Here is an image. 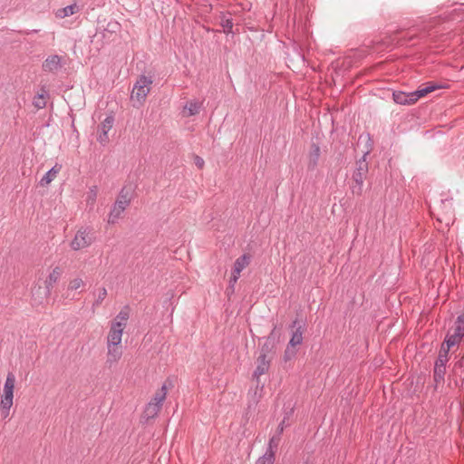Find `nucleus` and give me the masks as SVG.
Wrapping results in <instances>:
<instances>
[{
	"label": "nucleus",
	"instance_id": "obj_13",
	"mask_svg": "<svg viewBox=\"0 0 464 464\" xmlns=\"http://www.w3.org/2000/svg\"><path fill=\"white\" fill-rule=\"evenodd\" d=\"M62 276V270L60 267L56 266L50 273L48 277L46 278L44 284L46 287V293L49 295L53 286L57 283Z\"/></svg>",
	"mask_w": 464,
	"mask_h": 464
},
{
	"label": "nucleus",
	"instance_id": "obj_44",
	"mask_svg": "<svg viewBox=\"0 0 464 464\" xmlns=\"http://www.w3.org/2000/svg\"><path fill=\"white\" fill-rule=\"evenodd\" d=\"M92 193H91V196H93V199L96 198V187H93V188L91 189Z\"/></svg>",
	"mask_w": 464,
	"mask_h": 464
},
{
	"label": "nucleus",
	"instance_id": "obj_28",
	"mask_svg": "<svg viewBox=\"0 0 464 464\" xmlns=\"http://www.w3.org/2000/svg\"><path fill=\"white\" fill-rule=\"evenodd\" d=\"M296 346H290L289 343H287L286 348L284 353L283 360L286 362L294 358H295L297 354V350L295 348Z\"/></svg>",
	"mask_w": 464,
	"mask_h": 464
},
{
	"label": "nucleus",
	"instance_id": "obj_12",
	"mask_svg": "<svg viewBox=\"0 0 464 464\" xmlns=\"http://www.w3.org/2000/svg\"><path fill=\"white\" fill-rule=\"evenodd\" d=\"M320 158V147L316 143H312L310 147V151L308 155V170H314L318 165Z\"/></svg>",
	"mask_w": 464,
	"mask_h": 464
},
{
	"label": "nucleus",
	"instance_id": "obj_27",
	"mask_svg": "<svg viewBox=\"0 0 464 464\" xmlns=\"http://www.w3.org/2000/svg\"><path fill=\"white\" fill-rule=\"evenodd\" d=\"M461 341L460 338L449 332L443 342L446 349H450L452 346L458 344Z\"/></svg>",
	"mask_w": 464,
	"mask_h": 464
},
{
	"label": "nucleus",
	"instance_id": "obj_17",
	"mask_svg": "<svg viewBox=\"0 0 464 464\" xmlns=\"http://www.w3.org/2000/svg\"><path fill=\"white\" fill-rule=\"evenodd\" d=\"M440 362L441 361L440 360ZM446 373V364L445 363H434V371H433V379L436 384H440V382H444V377Z\"/></svg>",
	"mask_w": 464,
	"mask_h": 464
},
{
	"label": "nucleus",
	"instance_id": "obj_46",
	"mask_svg": "<svg viewBox=\"0 0 464 464\" xmlns=\"http://www.w3.org/2000/svg\"><path fill=\"white\" fill-rule=\"evenodd\" d=\"M109 25H111V24H109ZM118 25H119V24H118V23H114V24H112L111 31H114V29H115L116 27H118Z\"/></svg>",
	"mask_w": 464,
	"mask_h": 464
},
{
	"label": "nucleus",
	"instance_id": "obj_38",
	"mask_svg": "<svg viewBox=\"0 0 464 464\" xmlns=\"http://www.w3.org/2000/svg\"><path fill=\"white\" fill-rule=\"evenodd\" d=\"M452 331V334L460 339L464 336V326L454 325Z\"/></svg>",
	"mask_w": 464,
	"mask_h": 464
},
{
	"label": "nucleus",
	"instance_id": "obj_7",
	"mask_svg": "<svg viewBox=\"0 0 464 464\" xmlns=\"http://www.w3.org/2000/svg\"><path fill=\"white\" fill-rule=\"evenodd\" d=\"M15 383V376L13 372H8L6 376V380L4 385V394L2 395L3 403L7 405V403H13L14 399V389Z\"/></svg>",
	"mask_w": 464,
	"mask_h": 464
},
{
	"label": "nucleus",
	"instance_id": "obj_26",
	"mask_svg": "<svg viewBox=\"0 0 464 464\" xmlns=\"http://www.w3.org/2000/svg\"><path fill=\"white\" fill-rule=\"evenodd\" d=\"M167 394L166 386L163 385L160 390H159L152 400L150 402L157 403L158 406H162V401L165 400Z\"/></svg>",
	"mask_w": 464,
	"mask_h": 464
},
{
	"label": "nucleus",
	"instance_id": "obj_5",
	"mask_svg": "<svg viewBox=\"0 0 464 464\" xmlns=\"http://www.w3.org/2000/svg\"><path fill=\"white\" fill-rule=\"evenodd\" d=\"M289 328L292 330L291 338L288 342L290 346H297L302 344L304 340L303 334L306 328L305 322L295 319L289 325Z\"/></svg>",
	"mask_w": 464,
	"mask_h": 464
},
{
	"label": "nucleus",
	"instance_id": "obj_23",
	"mask_svg": "<svg viewBox=\"0 0 464 464\" xmlns=\"http://www.w3.org/2000/svg\"><path fill=\"white\" fill-rule=\"evenodd\" d=\"M249 259L250 258L247 255H243L236 259L233 267L236 274L240 275L242 270L249 264Z\"/></svg>",
	"mask_w": 464,
	"mask_h": 464
},
{
	"label": "nucleus",
	"instance_id": "obj_4",
	"mask_svg": "<svg viewBox=\"0 0 464 464\" xmlns=\"http://www.w3.org/2000/svg\"><path fill=\"white\" fill-rule=\"evenodd\" d=\"M94 232L90 227H82L79 229L71 242V247L73 250H79L89 246L94 240Z\"/></svg>",
	"mask_w": 464,
	"mask_h": 464
},
{
	"label": "nucleus",
	"instance_id": "obj_32",
	"mask_svg": "<svg viewBox=\"0 0 464 464\" xmlns=\"http://www.w3.org/2000/svg\"><path fill=\"white\" fill-rule=\"evenodd\" d=\"M106 296H107V290L105 287H102L99 290V294H98L96 300L92 304V308L94 309V308L98 307L102 303V301L106 298Z\"/></svg>",
	"mask_w": 464,
	"mask_h": 464
},
{
	"label": "nucleus",
	"instance_id": "obj_22",
	"mask_svg": "<svg viewBox=\"0 0 464 464\" xmlns=\"http://www.w3.org/2000/svg\"><path fill=\"white\" fill-rule=\"evenodd\" d=\"M279 440H280L279 436H273L272 438H270L266 450L264 453V456H267V454L270 453V454H272V459H276V451L278 448Z\"/></svg>",
	"mask_w": 464,
	"mask_h": 464
},
{
	"label": "nucleus",
	"instance_id": "obj_1",
	"mask_svg": "<svg viewBox=\"0 0 464 464\" xmlns=\"http://www.w3.org/2000/svg\"><path fill=\"white\" fill-rule=\"evenodd\" d=\"M372 150V140L369 133H367V150L362 157L356 161L355 169L352 175V184L350 186L351 192L354 196H362L364 179L369 171V165L366 161V157Z\"/></svg>",
	"mask_w": 464,
	"mask_h": 464
},
{
	"label": "nucleus",
	"instance_id": "obj_33",
	"mask_svg": "<svg viewBox=\"0 0 464 464\" xmlns=\"http://www.w3.org/2000/svg\"><path fill=\"white\" fill-rule=\"evenodd\" d=\"M276 328H277V326H276V324H275L272 331L268 334V336L265 337L264 339H267V340L275 343L276 344H277V343L279 342V338H280V333L277 332Z\"/></svg>",
	"mask_w": 464,
	"mask_h": 464
},
{
	"label": "nucleus",
	"instance_id": "obj_24",
	"mask_svg": "<svg viewBox=\"0 0 464 464\" xmlns=\"http://www.w3.org/2000/svg\"><path fill=\"white\" fill-rule=\"evenodd\" d=\"M130 317V308L129 306L123 307L120 313L117 314L115 321L113 323H121V328H125L126 322Z\"/></svg>",
	"mask_w": 464,
	"mask_h": 464
},
{
	"label": "nucleus",
	"instance_id": "obj_11",
	"mask_svg": "<svg viewBox=\"0 0 464 464\" xmlns=\"http://www.w3.org/2000/svg\"><path fill=\"white\" fill-rule=\"evenodd\" d=\"M62 58L57 54L48 56L43 63V70L48 72H55L62 67Z\"/></svg>",
	"mask_w": 464,
	"mask_h": 464
},
{
	"label": "nucleus",
	"instance_id": "obj_21",
	"mask_svg": "<svg viewBox=\"0 0 464 464\" xmlns=\"http://www.w3.org/2000/svg\"><path fill=\"white\" fill-rule=\"evenodd\" d=\"M276 344L275 343L265 339V342L260 348V354L274 358L276 354Z\"/></svg>",
	"mask_w": 464,
	"mask_h": 464
},
{
	"label": "nucleus",
	"instance_id": "obj_43",
	"mask_svg": "<svg viewBox=\"0 0 464 464\" xmlns=\"http://www.w3.org/2000/svg\"><path fill=\"white\" fill-rule=\"evenodd\" d=\"M284 424H285V420H283L280 424L278 425V436L283 432L284 430Z\"/></svg>",
	"mask_w": 464,
	"mask_h": 464
},
{
	"label": "nucleus",
	"instance_id": "obj_14",
	"mask_svg": "<svg viewBox=\"0 0 464 464\" xmlns=\"http://www.w3.org/2000/svg\"><path fill=\"white\" fill-rule=\"evenodd\" d=\"M401 33V30H396L390 36L392 41H397V44L401 45L411 43L418 37L416 34H411L410 32H407L403 36H399Z\"/></svg>",
	"mask_w": 464,
	"mask_h": 464
},
{
	"label": "nucleus",
	"instance_id": "obj_35",
	"mask_svg": "<svg viewBox=\"0 0 464 464\" xmlns=\"http://www.w3.org/2000/svg\"><path fill=\"white\" fill-rule=\"evenodd\" d=\"M34 105L38 109H43L46 106L44 94H39L34 102Z\"/></svg>",
	"mask_w": 464,
	"mask_h": 464
},
{
	"label": "nucleus",
	"instance_id": "obj_2",
	"mask_svg": "<svg viewBox=\"0 0 464 464\" xmlns=\"http://www.w3.org/2000/svg\"><path fill=\"white\" fill-rule=\"evenodd\" d=\"M131 187H123L119 196L110 211L108 222L111 224H114L121 216L122 212L126 209V208L130 205L131 200Z\"/></svg>",
	"mask_w": 464,
	"mask_h": 464
},
{
	"label": "nucleus",
	"instance_id": "obj_45",
	"mask_svg": "<svg viewBox=\"0 0 464 464\" xmlns=\"http://www.w3.org/2000/svg\"><path fill=\"white\" fill-rule=\"evenodd\" d=\"M92 193H91V196H93V199L96 198V187H93V188L91 189Z\"/></svg>",
	"mask_w": 464,
	"mask_h": 464
},
{
	"label": "nucleus",
	"instance_id": "obj_36",
	"mask_svg": "<svg viewBox=\"0 0 464 464\" xmlns=\"http://www.w3.org/2000/svg\"><path fill=\"white\" fill-rule=\"evenodd\" d=\"M82 285H83V281L81 278H75L70 282L69 289L70 290H77Z\"/></svg>",
	"mask_w": 464,
	"mask_h": 464
},
{
	"label": "nucleus",
	"instance_id": "obj_3",
	"mask_svg": "<svg viewBox=\"0 0 464 464\" xmlns=\"http://www.w3.org/2000/svg\"><path fill=\"white\" fill-rule=\"evenodd\" d=\"M151 84V77L145 76L143 74L140 75L133 86L131 99H135L138 102H144L150 92Z\"/></svg>",
	"mask_w": 464,
	"mask_h": 464
},
{
	"label": "nucleus",
	"instance_id": "obj_34",
	"mask_svg": "<svg viewBox=\"0 0 464 464\" xmlns=\"http://www.w3.org/2000/svg\"><path fill=\"white\" fill-rule=\"evenodd\" d=\"M275 459H272V454H267V456L259 457L255 464H274Z\"/></svg>",
	"mask_w": 464,
	"mask_h": 464
},
{
	"label": "nucleus",
	"instance_id": "obj_9",
	"mask_svg": "<svg viewBox=\"0 0 464 464\" xmlns=\"http://www.w3.org/2000/svg\"><path fill=\"white\" fill-rule=\"evenodd\" d=\"M107 350L106 365L111 368L121 358L122 347L121 344H107Z\"/></svg>",
	"mask_w": 464,
	"mask_h": 464
},
{
	"label": "nucleus",
	"instance_id": "obj_29",
	"mask_svg": "<svg viewBox=\"0 0 464 464\" xmlns=\"http://www.w3.org/2000/svg\"><path fill=\"white\" fill-rule=\"evenodd\" d=\"M449 351H450V349H446V346L444 345V343H442L441 347L440 349V352H439L438 358L435 361V362L440 363V360L441 361L440 363L447 364V362L449 361Z\"/></svg>",
	"mask_w": 464,
	"mask_h": 464
},
{
	"label": "nucleus",
	"instance_id": "obj_41",
	"mask_svg": "<svg viewBox=\"0 0 464 464\" xmlns=\"http://www.w3.org/2000/svg\"><path fill=\"white\" fill-rule=\"evenodd\" d=\"M195 164L198 169H202L204 166V160L199 156L195 157Z\"/></svg>",
	"mask_w": 464,
	"mask_h": 464
},
{
	"label": "nucleus",
	"instance_id": "obj_18",
	"mask_svg": "<svg viewBox=\"0 0 464 464\" xmlns=\"http://www.w3.org/2000/svg\"><path fill=\"white\" fill-rule=\"evenodd\" d=\"M441 88H443L442 85L436 83L434 82H429L426 83L425 87L416 90V92H417L416 96L419 97V99H420L421 97H424L427 94H429L434 91H437L439 89H441Z\"/></svg>",
	"mask_w": 464,
	"mask_h": 464
},
{
	"label": "nucleus",
	"instance_id": "obj_40",
	"mask_svg": "<svg viewBox=\"0 0 464 464\" xmlns=\"http://www.w3.org/2000/svg\"><path fill=\"white\" fill-rule=\"evenodd\" d=\"M97 140L102 144L105 145L109 141L108 133L99 131Z\"/></svg>",
	"mask_w": 464,
	"mask_h": 464
},
{
	"label": "nucleus",
	"instance_id": "obj_20",
	"mask_svg": "<svg viewBox=\"0 0 464 464\" xmlns=\"http://www.w3.org/2000/svg\"><path fill=\"white\" fill-rule=\"evenodd\" d=\"M79 6L74 3L63 8L58 9L55 14L58 18H65L67 16L76 14L77 12H79Z\"/></svg>",
	"mask_w": 464,
	"mask_h": 464
},
{
	"label": "nucleus",
	"instance_id": "obj_10",
	"mask_svg": "<svg viewBox=\"0 0 464 464\" xmlns=\"http://www.w3.org/2000/svg\"><path fill=\"white\" fill-rule=\"evenodd\" d=\"M123 330L121 323H111L107 337V344H121Z\"/></svg>",
	"mask_w": 464,
	"mask_h": 464
},
{
	"label": "nucleus",
	"instance_id": "obj_19",
	"mask_svg": "<svg viewBox=\"0 0 464 464\" xmlns=\"http://www.w3.org/2000/svg\"><path fill=\"white\" fill-rule=\"evenodd\" d=\"M161 407L158 406L157 403L149 402L143 411L142 418L147 420L150 419H153L158 416Z\"/></svg>",
	"mask_w": 464,
	"mask_h": 464
},
{
	"label": "nucleus",
	"instance_id": "obj_25",
	"mask_svg": "<svg viewBox=\"0 0 464 464\" xmlns=\"http://www.w3.org/2000/svg\"><path fill=\"white\" fill-rule=\"evenodd\" d=\"M114 123V117L112 115L107 116L101 125L98 127V131L108 133V131L112 128Z\"/></svg>",
	"mask_w": 464,
	"mask_h": 464
},
{
	"label": "nucleus",
	"instance_id": "obj_30",
	"mask_svg": "<svg viewBox=\"0 0 464 464\" xmlns=\"http://www.w3.org/2000/svg\"><path fill=\"white\" fill-rule=\"evenodd\" d=\"M240 275L236 274V271L233 269L232 276L229 279V285L227 288V295H230L235 292V285L237 284Z\"/></svg>",
	"mask_w": 464,
	"mask_h": 464
},
{
	"label": "nucleus",
	"instance_id": "obj_37",
	"mask_svg": "<svg viewBox=\"0 0 464 464\" xmlns=\"http://www.w3.org/2000/svg\"><path fill=\"white\" fill-rule=\"evenodd\" d=\"M12 405H13V403H11V402L7 403V405H5L3 403V400H1V414L4 419L8 417Z\"/></svg>",
	"mask_w": 464,
	"mask_h": 464
},
{
	"label": "nucleus",
	"instance_id": "obj_6",
	"mask_svg": "<svg viewBox=\"0 0 464 464\" xmlns=\"http://www.w3.org/2000/svg\"><path fill=\"white\" fill-rule=\"evenodd\" d=\"M416 94V91L411 92L393 91L392 100L395 103L400 105H412L419 101V97H417Z\"/></svg>",
	"mask_w": 464,
	"mask_h": 464
},
{
	"label": "nucleus",
	"instance_id": "obj_8",
	"mask_svg": "<svg viewBox=\"0 0 464 464\" xmlns=\"http://www.w3.org/2000/svg\"><path fill=\"white\" fill-rule=\"evenodd\" d=\"M272 360V357L259 354L256 359V368L254 371L253 377L258 380L261 375L266 373L270 368Z\"/></svg>",
	"mask_w": 464,
	"mask_h": 464
},
{
	"label": "nucleus",
	"instance_id": "obj_39",
	"mask_svg": "<svg viewBox=\"0 0 464 464\" xmlns=\"http://www.w3.org/2000/svg\"><path fill=\"white\" fill-rule=\"evenodd\" d=\"M464 368V357L459 359L458 362H455L453 371L455 373H458L459 372H461Z\"/></svg>",
	"mask_w": 464,
	"mask_h": 464
},
{
	"label": "nucleus",
	"instance_id": "obj_15",
	"mask_svg": "<svg viewBox=\"0 0 464 464\" xmlns=\"http://www.w3.org/2000/svg\"><path fill=\"white\" fill-rule=\"evenodd\" d=\"M62 169V165L56 163L52 169H50L40 180V185L44 187L49 185L57 176L59 171Z\"/></svg>",
	"mask_w": 464,
	"mask_h": 464
},
{
	"label": "nucleus",
	"instance_id": "obj_16",
	"mask_svg": "<svg viewBox=\"0 0 464 464\" xmlns=\"http://www.w3.org/2000/svg\"><path fill=\"white\" fill-rule=\"evenodd\" d=\"M219 24L223 27V31L226 34H235V32L233 31L234 23L230 14L227 15L221 13Z\"/></svg>",
	"mask_w": 464,
	"mask_h": 464
},
{
	"label": "nucleus",
	"instance_id": "obj_31",
	"mask_svg": "<svg viewBox=\"0 0 464 464\" xmlns=\"http://www.w3.org/2000/svg\"><path fill=\"white\" fill-rule=\"evenodd\" d=\"M185 108L188 111V116H193L199 112L200 103L198 102H188Z\"/></svg>",
	"mask_w": 464,
	"mask_h": 464
},
{
	"label": "nucleus",
	"instance_id": "obj_42",
	"mask_svg": "<svg viewBox=\"0 0 464 464\" xmlns=\"http://www.w3.org/2000/svg\"><path fill=\"white\" fill-rule=\"evenodd\" d=\"M455 325L464 326V314H459L457 317V319L455 321Z\"/></svg>",
	"mask_w": 464,
	"mask_h": 464
}]
</instances>
